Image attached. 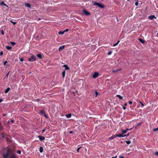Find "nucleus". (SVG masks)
I'll list each match as a JSON object with an SVG mask.
<instances>
[{
	"instance_id": "1",
	"label": "nucleus",
	"mask_w": 158,
	"mask_h": 158,
	"mask_svg": "<svg viewBox=\"0 0 158 158\" xmlns=\"http://www.w3.org/2000/svg\"><path fill=\"white\" fill-rule=\"evenodd\" d=\"M13 152H12L10 149H7L6 150V152L3 153L2 156L3 158H9L10 157V155L11 153Z\"/></svg>"
},
{
	"instance_id": "2",
	"label": "nucleus",
	"mask_w": 158,
	"mask_h": 158,
	"mask_svg": "<svg viewBox=\"0 0 158 158\" xmlns=\"http://www.w3.org/2000/svg\"><path fill=\"white\" fill-rule=\"evenodd\" d=\"M94 5H96L101 8H103L104 7L103 5L95 1L94 2Z\"/></svg>"
},
{
	"instance_id": "3",
	"label": "nucleus",
	"mask_w": 158,
	"mask_h": 158,
	"mask_svg": "<svg viewBox=\"0 0 158 158\" xmlns=\"http://www.w3.org/2000/svg\"><path fill=\"white\" fill-rule=\"evenodd\" d=\"M36 58L35 56L34 55H32L30 58H29L28 59L29 61L30 62H33L35 60Z\"/></svg>"
},
{
	"instance_id": "4",
	"label": "nucleus",
	"mask_w": 158,
	"mask_h": 158,
	"mask_svg": "<svg viewBox=\"0 0 158 158\" xmlns=\"http://www.w3.org/2000/svg\"><path fill=\"white\" fill-rule=\"evenodd\" d=\"M82 12L83 14L86 15V16H89L90 14V13L89 12L87 11L85 9H83L82 11Z\"/></svg>"
},
{
	"instance_id": "5",
	"label": "nucleus",
	"mask_w": 158,
	"mask_h": 158,
	"mask_svg": "<svg viewBox=\"0 0 158 158\" xmlns=\"http://www.w3.org/2000/svg\"><path fill=\"white\" fill-rule=\"evenodd\" d=\"M115 136H117V137H123L126 136V135H123V134L122 133V134H116Z\"/></svg>"
},
{
	"instance_id": "6",
	"label": "nucleus",
	"mask_w": 158,
	"mask_h": 158,
	"mask_svg": "<svg viewBox=\"0 0 158 158\" xmlns=\"http://www.w3.org/2000/svg\"><path fill=\"white\" fill-rule=\"evenodd\" d=\"M40 113L44 115L45 117L46 118H48V116L47 115L45 114V112L44 111V110H40Z\"/></svg>"
},
{
	"instance_id": "7",
	"label": "nucleus",
	"mask_w": 158,
	"mask_h": 158,
	"mask_svg": "<svg viewBox=\"0 0 158 158\" xmlns=\"http://www.w3.org/2000/svg\"><path fill=\"white\" fill-rule=\"evenodd\" d=\"M9 158H17L16 157L15 154L14 153H11L10 155V157Z\"/></svg>"
},
{
	"instance_id": "8",
	"label": "nucleus",
	"mask_w": 158,
	"mask_h": 158,
	"mask_svg": "<svg viewBox=\"0 0 158 158\" xmlns=\"http://www.w3.org/2000/svg\"><path fill=\"white\" fill-rule=\"evenodd\" d=\"M99 75V73L98 72H95L93 75V77L94 78H96Z\"/></svg>"
},
{
	"instance_id": "9",
	"label": "nucleus",
	"mask_w": 158,
	"mask_h": 158,
	"mask_svg": "<svg viewBox=\"0 0 158 158\" xmlns=\"http://www.w3.org/2000/svg\"><path fill=\"white\" fill-rule=\"evenodd\" d=\"M38 138L39 139V140L41 141L45 139V137L43 136L39 135L38 136Z\"/></svg>"
},
{
	"instance_id": "10",
	"label": "nucleus",
	"mask_w": 158,
	"mask_h": 158,
	"mask_svg": "<svg viewBox=\"0 0 158 158\" xmlns=\"http://www.w3.org/2000/svg\"><path fill=\"white\" fill-rule=\"evenodd\" d=\"M148 18L150 20H152L154 19H156V18L154 15H151L148 16Z\"/></svg>"
},
{
	"instance_id": "11",
	"label": "nucleus",
	"mask_w": 158,
	"mask_h": 158,
	"mask_svg": "<svg viewBox=\"0 0 158 158\" xmlns=\"http://www.w3.org/2000/svg\"><path fill=\"white\" fill-rule=\"evenodd\" d=\"M64 47H65V46L64 45H63V46L60 47V48H59V51L60 52L61 51L63 50V49H64Z\"/></svg>"
},
{
	"instance_id": "12",
	"label": "nucleus",
	"mask_w": 158,
	"mask_h": 158,
	"mask_svg": "<svg viewBox=\"0 0 158 158\" xmlns=\"http://www.w3.org/2000/svg\"><path fill=\"white\" fill-rule=\"evenodd\" d=\"M63 67H64L65 68V71L66 70H69V67L66 65H64L63 66Z\"/></svg>"
},
{
	"instance_id": "13",
	"label": "nucleus",
	"mask_w": 158,
	"mask_h": 158,
	"mask_svg": "<svg viewBox=\"0 0 158 158\" xmlns=\"http://www.w3.org/2000/svg\"><path fill=\"white\" fill-rule=\"evenodd\" d=\"M139 40L142 44H143L145 43V41L142 39H139Z\"/></svg>"
},
{
	"instance_id": "14",
	"label": "nucleus",
	"mask_w": 158,
	"mask_h": 158,
	"mask_svg": "<svg viewBox=\"0 0 158 158\" xmlns=\"http://www.w3.org/2000/svg\"><path fill=\"white\" fill-rule=\"evenodd\" d=\"M37 56L40 59H42V56L40 54H37Z\"/></svg>"
},
{
	"instance_id": "15",
	"label": "nucleus",
	"mask_w": 158,
	"mask_h": 158,
	"mask_svg": "<svg viewBox=\"0 0 158 158\" xmlns=\"http://www.w3.org/2000/svg\"><path fill=\"white\" fill-rule=\"evenodd\" d=\"M10 90V88L9 87L8 88L4 91L5 93H8Z\"/></svg>"
},
{
	"instance_id": "16",
	"label": "nucleus",
	"mask_w": 158,
	"mask_h": 158,
	"mask_svg": "<svg viewBox=\"0 0 158 158\" xmlns=\"http://www.w3.org/2000/svg\"><path fill=\"white\" fill-rule=\"evenodd\" d=\"M25 6H26L27 7H28L29 8L31 7V6L30 4L28 3H25Z\"/></svg>"
},
{
	"instance_id": "17",
	"label": "nucleus",
	"mask_w": 158,
	"mask_h": 158,
	"mask_svg": "<svg viewBox=\"0 0 158 158\" xmlns=\"http://www.w3.org/2000/svg\"><path fill=\"white\" fill-rule=\"evenodd\" d=\"M116 96L118 98L120 99H123V98L122 96H121L120 95H117Z\"/></svg>"
},
{
	"instance_id": "18",
	"label": "nucleus",
	"mask_w": 158,
	"mask_h": 158,
	"mask_svg": "<svg viewBox=\"0 0 158 158\" xmlns=\"http://www.w3.org/2000/svg\"><path fill=\"white\" fill-rule=\"evenodd\" d=\"M65 70H64L63 71V72L62 73V75L63 77V78L65 77Z\"/></svg>"
},
{
	"instance_id": "19",
	"label": "nucleus",
	"mask_w": 158,
	"mask_h": 158,
	"mask_svg": "<svg viewBox=\"0 0 158 158\" xmlns=\"http://www.w3.org/2000/svg\"><path fill=\"white\" fill-rule=\"evenodd\" d=\"M65 116L68 118H69L71 117V114H68L65 115Z\"/></svg>"
},
{
	"instance_id": "20",
	"label": "nucleus",
	"mask_w": 158,
	"mask_h": 158,
	"mask_svg": "<svg viewBox=\"0 0 158 158\" xmlns=\"http://www.w3.org/2000/svg\"><path fill=\"white\" fill-rule=\"evenodd\" d=\"M6 48L8 50H10L12 48L11 47L7 46H6Z\"/></svg>"
},
{
	"instance_id": "21",
	"label": "nucleus",
	"mask_w": 158,
	"mask_h": 158,
	"mask_svg": "<svg viewBox=\"0 0 158 158\" xmlns=\"http://www.w3.org/2000/svg\"><path fill=\"white\" fill-rule=\"evenodd\" d=\"M117 137V136H115V135H112L109 138L110 139H113L114 138Z\"/></svg>"
},
{
	"instance_id": "22",
	"label": "nucleus",
	"mask_w": 158,
	"mask_h": 158,
	"mask_svg": "<svg viewBox=\"0 0 158 158\" xmlns=\"http://www.w3.org/2000/svg\"><path fill=\"white\" fill-rule=\"evenodd\" d=\"M39 151L40 152H43V148L42 147H40Z\"/></svg>"
},
{
	"instance_id": "23",
	"label": "nucleus",
	"mask_w": 158,
	"mask_h": 158,
	"mask_svg": "<svg viewBox=\"0 0 158 158\" xmlns=\"http://www.w3.org/2000/svg\"><path fill=\"white\" fill-rule=\"evenodd\" d=\"M64 32V31H60L58 32V34L59 35H62V34H63Z\"/></svg>"
},
{
	"instance_id": "24",
	"label": "nucleus",
	"mask_w": 158,
	"mask_h": 158,
	"mask_svg": "<svg viewBox=\"0 0 158 158\" xmlns=\"http://www.w3.org/2000/svg\"><path fill=\"white\" fill-rule=\"evenodd\" d=\"M120 41H118L116 43H115L113 44V46H115L118 45V44L119 43Z\"/></svg>"
},
{
	"instance_id": "25",
	"label": "nucleus",
	"mask_w": 158,
	"mask_h": 158,
	"mask_svg": "<svg viewBox=\"0 0 158 158\" xmlns=\"http://www.w3.org/2000/svg\"><path fill=\"white\" fill-rule=\"evenodd\" d=\"M9 73H10V71H9V72L6 74V75L5 77H4V78H8V76Z\"/></svg>"
},
{
	"instance_id": "26",
	"label": "nucleus",
	"mask_w": 158,
	"mask_h": 158,
	"mask_svg": "<svg viewBox=\"0 0 158 158\" xmlns=\"http://www.w3.org/2000/svg\"><path fill=\"white\" fill-rule=\"evenodd\" d=\"M112 52V51H110L109 52H108L107 53L108 55H111Z\"/></svg>"
},
{
	"instance_id": "27",
	"label": "nucleus",
	"mask_w": 158,
	"mask_h": 158,
	"mask_svg": "<svg viewBox=\"0 0 158 158\" xmlns=\"http://www.w3.org/2000/svg\"><path fill=\"white\" fill-rule=\"evenodd\" d=\"M125 142L128 144H130L131 143V142L130 141H125Z\"/></svg>"
},
{
	"instance_id": "28",
	"label": "nucleus",
	"mask_w": 158,
	"mask_h": 158,
	"mask_svg": "<svg viewBox=\"0 0 158 158\" xmlns=\"http://www.w3.org/2000/svg\"><path fill=\"white\" fill-rule=\"evenodd\" d=\"M10 43L13 46H14L16 44L15 43L13 42H10Z\"/></svg>"
},
{
	"instance_id": "29",
	"label": "nucleus",
	"mask_w": 158,
	"mask_h": 158,
	"mask_svg": "<svg viewBox=\"0 0 158 158\" xmlns=\"http://www.w3.org/2000/svg\"><path fill=\"white\" fill-rule=\"evenodd\" d=\"M95 97H97L98 94V92L97 91H95Z\"/></svg>"
},
{
	"instance_id": "30",
	"label": "nucleus",
	"mask_w": 158,
	"mask_h": 158,
	"mask_svg": "<svg viewBox=\"0 0 158 158\" xmlns=\"http://www.w3.org/2000/svg\"><path fill=\"white\" fill-rule=\"evenodd\" d=\"M127 132V131L126 130H125L123 131H122V132H123V134H124L126 133Z\"/></svg>"
},
{
	"instance_id": "31",
	"label": "nucleus",
	"mask_w": 158,
	"mask_h": 158,
	"mask_svg": "<svg viewBox=\"0 0 158 158\" xmlns=\"http://www.w3.org/2000/svg\"><path fill=\"white\" fill-rule=\"evenodd\" d=\"M1 4L2 5H3L4 6H6V4L4 2H2L1 3Z\"/></svg>"
},
{
	"instance_id": "32",
	"label": "nucleus",
	"mask_w": 158,
	"mask_h": 158,
	"mask_svg": "<svg viewBox=\"0 0 158 158\" xmlns=\"http://www.w3.org/2000/svg\"><path fill=\"white\" fill-rule=\"evenodd\" d=\"M17 153L19 154H20L21 153V151L20 150H18L17 151Z\"/></svg>"
},
{
	"instance_id": "33",
	"label": "nucleus",
	"mask_w": 158,
	"mask_h": 158,
	"mask_svg": "<svg viewBox=\"0 0 158 158\" xmlns=\"http://www.w3.org/2000/svg\"><path fill=\"white\" fill-rule=\"evenodd\" d=\"M10 22L12 23L14 25H15L16 24V22H13L12 20L10 21Z\"/></svg>"
},
{
	"instance_id": "34",
	"label": "nucleus",
	"mask_w": 158,
	"mask_h": 158,
	"mask_svg": "<svg viewBox=\"0 0 158 158\" xmlns=\"http://www.w3.org/2000/svg\"><path fill=\"white\" fill-rule=\"evenodd\" d=\"M3 51H1L0 52V56H2L3 55Z\"/></svg>"
},
{
	"instance_id": "35",
	"label": "nucleus",
	"mask_w": 158,
	"mask_h": 158,
	"mask_svg": "<svg viewBox=\"0 0 158 158\" xmlns=\"http://www.w3.org/2000/svg\"><path fill=\"white\" fill-rule=\"evenodd\" d=\"M155 154L156 156H158V151L156 152H155Z\"/></svg>"
},
{
	"instance_id": "36",
	"label": "nucleus",
	"mask_w": 158,
	"mask_h": 158,
	"mask_svg": "<svg viewBox=\"0 0 158 158\" xmlns=\"http://www.w3.org/2000/svg\"><path fill=\"white\" fill-rule=\"evenodd\" d=\"M81 147L78 148L77 149V151L78 152H79V150L81 148Z\"/></svg>"
},
{
	"instance_id": "37",
	"label": "nucleus",
	"mask_w": 158,
	"mask_h": 158,
	"mask_svg": "<svg viewBox=\"0 0 158 158\" xmlns=\"http://www.w3.org/2000/svg\"><path fill=\"white\" fill-rule=\"evenodd\" d=\"M128 103L130 104V105H131L132 104V102L131 101H128Z\"/></svg>"
},
{
	"instance_id": "38",
	"label": "nucleus",
	"mask_w": 158,
	"mask_h": 158,
	"mask_svg": "<svg viewBox=\"0 0 158 158\" xmlns=\"http://www.w3.org/2000/svg\"><path fill=\"white\" fill-rule=\"evenodd\" d=\"M45 129H43V130L42 131V133H44L45 132Z\"/></svg>"
},
{
	"instance_id": "39",
	"label": "nucleus",
	"mask_w": 158,
	"mask_h": 158,
	"mask_svg": "<svg viewBox=\"0 0 158 158\" xmlns=\"http://www.w3.org/2000/svg\"><path fill=\"white\" fill-rule=\"evenodd\" d=\"M15 121V120L14 119H11V123H13Z\"/></svg>"
},
{
	"instance_id": "40",
	"label": "nucleus",
	"mask_w": 158,
	"mask_h": 158,
	"mask_svg": "<svg viewBox=\"0 0 158 158\" xmlns=\"http://www.w3.org/2000/svg\"><path fill=\"white\" fill-rule=\"evenodd\" d=\"M135 5L137 6H138V1H137V2H136L135 3Z\"/></svg>"
},
{
	"instance_id": "41",
	"label": "nucleus",
	"mask_w": 158,
	"mask_h": 158,
	"mask_svg": "<svg viewBox=\"0 0 158 158\" xmlns=\"http://www.w3.org/2000/svg\"><path fill=\"white\" fill-rule=\"evenodd\" d=\"M139 103L141 104L143 106H144V104L141 102L140 101L139 102Z\"/></svg>"
},
{
	"instance_id": "42",
	"label": "nucleus",
	"mask_w": 158,
	"mask_h": 158,
	"mask_svg": "<svg viewBox=\"0 0 158 158\" xmlns=\"http://www.w3.org/2000/svg\"><path fill=\"white\" fill-rule=\"evenodd\" d=\"M7 63V62L6 61H5L4 63V65H5Z\"/></svg>"
},
{
	"instance_id": "43",
	"label": "nucleus",
	"mask_w": 158,
	"mask_h": 158,
	"mask_svg": "<svg viewBox=\"0 0 158 158\" xmlns=\"http://www.w3.org/2000/svg\"><path fill=\"white\" fill-rule=\"evenodd\" d=\"M20 60L21 61H23V58H21L20 59Z\"/></svg>"
},
{
	"instance_id": "44",
	"label": "nucleus",
	"mask_w": 158,
	"mask_h": 158,
	"mask_svg": "<svg viewBox=\"0 0 158 158\" xmlns=\"http://www.w3.org/2000/svg\"><path fill=\"white\" fill-rule=\"evenodd\" d=\"M69 31V29H66L64 31V32L65 31Z\"/></svg>"
},
{
	"instance_id": "45",
	"label": "nucleus",
	"mask_w": 158,
	"mask_h": 158,
	"mask_svg": "<svg viewBox=\"0 0 158 158\" xmlns=\"http://www.w3.org/2000/svg\"><path fill=\"white\" fill-rule=\"evenodd\" d=\"M132 129V128H131L130 129H129L128 128H127L126 129V130L127 131H129V130H131Z\"/></svg>"
},
{
	"instance_id": "46",
	"label": "nucleus",
	"mask_w": 158,
	"mask_h": 158,
	"mask_svg": "<svg viewBox=\"0 0 158 158\" xmlns=\"http://www.w3.org/2000/svg\"><path fill=\"white\" fill-rule=\"evenodd\" d=\"M2 149L3 151H4V150L6 149V148L5 147H3L2 148Z\"/></svg>"
},
{
	"instance_id": "47",
	"label": "nucleus",
	"mask_w": 158,
	"mask_h": 158,
	"mask_svg": "<svg viewBox=\"0 0 158 158\" xmlns=\"http://www.w3.org/2000/svg\"><path fill=\"white\" fill-rule=\"evenodd\" d=\"M123 109L124 110H125L126 109V107L125 106H123Z\"/></svg>"
},
{
	"instance_id": "48",
	"label": "nucleus",
	"mask_w": 158,
	"mask_h": 158,
	"mask_svg": "<svg viewBox=\"0 0 158 158\" xmlns=\"http://www.w3.org/2000/svg\"><path fill=\"white\" fill-rule=\"evenodd\" d=\"M1 33L2 35H4V32L2 30V32H1Z\"/></svg>"
},
{
	"instance_id": "49",
	"label": "nucleus",
	"mask_w": 158,
	"mask_h": 158,
	"mask_svg": "<svg viewBox=\"0 0 158 158\" xmlns=\"http://www.w3.org/2000/svg\"><path fill=\"white\" fill-rule=\"evenodd\" d=\"M6 114H3V116H6Z\"/></svg>"
},
{
	"instance_id": "50",
	"label": "nucleus",
	"mask_w": 158,
	"mask_h": 158,
	"mask_svg": "<svg viewBox=\"0 0 158 158\" xmlns=\"http://www.w3.org/2000/svg\"><path fill=\"white\" fill-rule=\"evenodd\" d=\"M117 156H115L113 157H111V158H116L117 157Z\"/></svg>"
},
{
	"instance_id": "51",
	"label": "nucleus",
	"mask_w": 158,
	"mask_h": 158,
	"mask_svg": "<svg viewBox=\"0 0 158 158\" xmlns=\"http://www.w3.org/2000/svg\"><path fill=\"white\" fill-rule=\"evenodd\" d=\"M127 105V103H125L124 104V106H126Z\"/></svg>"
},
{
	"instance_id": "52",
	"label": "nucleus",
	"mask_w": 158,
	"mask_h": 158,
	"mask_svg": "<svg viewBox=\"0 0 158 158\" xmlns=\"http://www.w3.org/2000/svg\"><path fill=\"white\" fill-rule=\"evenodd\" d=\"M141 123H140L138 124H137V126H139L140 125H141Z\"/></svg>"
},
{
	"instance_id": "53",
	"label": "nucleus",
	"mask_w": 158,
	"mask_h": 158,
	"mask_svg": "<svg viewBox=\"0 0 158 158\" xmlns=\"http://www.w3.org/2000/svg\"><path fill=\"white\" fill-rule=\"evenodd\" d=\"M69 133L70 134H72V133H73V131H70Z\"/></svg>"
},
{
	"instance_id": "54",
	"label": "nucleus",
	"mask_w": 158,
	"mask_h": 158,
	"mask_svg": "<svg viewBox=\"0 0 158 158\" xmlns=\"http://www.w3.org/2000/svg\"><path fill=\"white\" fill-rule=\"evenodd\" d=\"M10 121L9 120V121H7V123H8V124H10Z\"/></svg>"
},
{
	"instance_id": "55",
	"label": "nucleus",
	"mask_w": 158,
	"mask_h": 158,
	"mask_svg": "<svg viewBox=\"0 0 158 158\" xmlns=\"http://www.w3.org/2000/svg\"><path fill=\"white\" fill-rule=\"evenodd\" d=\"M36 101L39 102L40 101V100L39 99H36Z\"/></svg>"
},
{
	"instance_id": "56",
	"label": "nucleus",
	"mask_w": 158,
	"mask_h": 158,
	"mask_svg": "<svg viewBox=\"0 0 158 158\" xmlns=\"http://www.w3.org/2000/svg\"><path fill=\"white\" fill-rule=\"evenodd\" d=\"M2 101V100L1 99H0V103Z\"/></svg>"
},
{
	"instance_id": "57",
	"label": "nucleus",
	"mask_w": 158,
	"mask_h": 158,
	"mask_svg": "<svg viewBox=\"0 0 158 158\" xmlns=\"http://www.w3.org/2000/svg\"><path fill=\"white\" fill-rule=\"evenodd\" d=\"M120 158H124L123 156H121L120 157Z\"/></svg>"
},
{
	"instance_id": "58",
	"label": "nucleus",
	"mask_w": 158,
	"mask_h": 158,
	"mask_svg": "<svg viewBox=\"0 0 158 158\" xmlns=\"http://www.w3.org/2000/svg\"><path fill=\"white\" fill-rule=\"evenodd\" d=\"M129 133H128L127 134V135H126V136H128V135H129Z\"/></svg>"
},
{
	"instance_id": "59",
	"label": "nucleus",
	"mask_w": 158,
	"mask_h": 158,
	"mask_svg": "<svg viewBox=\"0 0 158 158\" xmlns=\"http://www.w3.org/2000/svg\"><path fill=\"white\" fill-rule=\"evenodd\" d=\"M130 0H128L127 1H130Z\"/></svg>"
},
{
	"instance_id": "60",
	"label": "nucleus",
	"mask_w": 158,
	"mask_h": 158,
	"mask_svg": "<svg viewBox=\"0 0 158 158\" xmlns=\"http://www.w3.org/2000/svg\"><path fill=\"white\" fill-rule=\"evenodd\" d=\"M157 35H158V33H157Z\"/></svg>"
}]
</instances>
